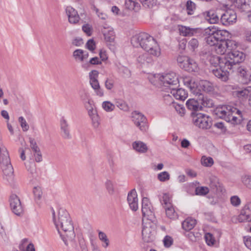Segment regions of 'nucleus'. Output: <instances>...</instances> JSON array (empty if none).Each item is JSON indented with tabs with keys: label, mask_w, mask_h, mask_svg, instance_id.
I'll return each instance as SVG.
<instances>
[{
	"label": "nucleus",
	"mask_w": 251,
	"mask_h": 251,
	"mask_svg": "<svg viewBox=\"0 0 251 251\" xmlns=\"http://www.w3.org/2000/svg\"><path fill=\"white\" fill-rule=\"evenodd\" d=\"M56 227L66 245L68 241H73L75 236L74 226L69 213L63 210L59 211L57 222L54 221Z\"/></svg>",
	"instance_id": "1"
},
{
	"label": "nucleus",
	"mask_w": 251,
	"mask_h": 251,
	"mask_svg": "<svg viewBox=\"0 0 251 251\" xmlns=\"http://www.w3.org/2000/svg\"><path fill=\"white\" fill-rule=\"evenodd\" d=\"M135 47H141L151 55L158 56L160 54V49L155 39L147 33H140L133 36L131 39Z\"/></svg>",
	"instance_id": "2"
},
{
	"label": "nucleus",
	"mask_w": 251,
	"mask_h": 251,
	"mask_svg": "<svg viewBox=\"0 0 251 251\" xmlns=\"http://www.w3.org/2000/svg\"><path fill=\"white\" fill-rule=\"evenodd\" d=\"M215 113L220 118L233 124H237L240 121L238 120V117L236 115L242 117L241 112L230 105H225L217 107L215 110Z\"/></svg>",
	"instance_id": "3"
},
{
	"label": "nucleus",
	"mask_w": 251,
	"mask_h": 251,
	"mask_svg": "<svg viewBox=\"0 0 251 251\" xmlns=\"http://www.w3.org/2000/svg\"><path fill=\"white\" fill-rule=\"evenodd\" d=\"M1 137L0 136V141ZM0 165L6 179L10 182L14 180V170L11 164L8 152L7 149L0 147Z\"/></svg>",
	"instance_id": "4"
},
{
	"label": "nucleus",
	"mask_w": 251,
	"mask_h": 251,
	"mask_svg": "<svg viewBox=\"0 0 251 251\" xmlns=\"http://www.w3.org/2000/svg\"><path fill=\"white\" fill-rule=\"evenodd\" d=\"M154 78L157 79L159 85L164 87L162 90L168 93L172 88L178 87L179 83L178 76L173 72L163 75L156 74L154 75Z\"/></svg>",
	"instance_id": "5"
},
{
	"label": "nucleus",
	"mask_w": 251,
	"mask_h": 251,
	"mask_svg": "<svg viewBox=\"0 0 251 251\" xmlns=\"http://www.w3.org/2000/svg\"><path fill=\"white\" fill-rule=\"evenodd\" d=\"M245 58V55L238 50H233L226 56V58L219 59L221 60V68H234L237 64L242 62ZM216 60H218V58H215Z\"/></svg>",
	"instance_id": "6"
},
{
	"label": "nucleus",
	"mask_w": 251,
	"mask_h": 251,
	"mask_svg": "<svg viewBox=\"0 0 251 251\" xmlns=\"http://www.w3.org/2000/svg\"><path fill=\"white\" fill-rule=\"evenodd\" d=\"M191 115L193 124L200 128L206 129L211 127L212 123L209 116L195 112H192Z\"/></svg>",
	"instance_id": "7"
},
{
	"label": "nucleus",
	"mask_w": 251,
	"mask_h": 251,
	"mask_svg": "<svg viewBox=\"0 0 251 251\" xmlns=\"http://www.w3.org/2000/svg\"><path fill=\"white\" fill-rule=\"evenodd\" d=\"M142 213L143 224H144L146 222H156L152 206L149 200L146 197H144L142 199Z\"/></svg>",
	"instance_id": "8"
},
{
	"label": "nucleus",
	"mask_w": 251,
	"mask_h": 251,
	"mask_svg": "<svg viewBox=\"0 0 251 251\" xmlns=\"http://www.w3.org/2000/svg\"><path fill=\"white\" fill-rule=\"evenodd\" d=\"M177 62L181 68L189 72H197L198 70L197 62L188 56H179L177 58Z\"/></svg>",
	"instance_id": "9"
},
{
	"label": "nucleus",
	"mask_w": 251,
	"mask_h": 251,
	"mask_svg": "<svg viewBox=\"0 0 251 251\" xmlns=\"http://www.w3.org/2000/svg\"><path fill=\"white\" fill-rule=\"evenodd\" d=\"M142 239L145 242L149 243L153 241L154 233L156 227L155 222H146L143 224Z\"/></svg>",
	"instance_id": "10"
},
{
	"label": "nucleus",
	"mask_w": 251,
	"mask_h": 251,
	"mask_svg": "<svg viewBox=\"0 0 251 251\" xmlns=\"http://www.w3.org/2000/svg\"><path fill=\"white\" fill-rule=\"evenodd\" d=\"M132 121L135 125L142 132H146L148 129L146 117L141 113L134 111L132 113Z\"/></svg>",
	"instance_id": "11"
},
{
	"label": "nucleus",
	"mask_w": 251,
	"mask_h": 251,
	"mask_svg": "<svg viewBox=\"0 0 251 251\" xmlns=\"http://www.w3.org/2000/svg\"><path fill=\"white\" fill-rule=\"evenodd\" d=\"M10 206L12 212L18 216L24 214V209L19 197L15 194H12L9 199Z\"/></svg>",
	"instance_id": "12"
},
{
	"label": "nucleus",
	"mask_w": 251,
	"mask_h": 251,
	"mask_svg": "<svg viewBox=\"0 0 251 251\" xmlns=\"http://www.w3.org/2000/svg\"><path fill=\"white\" fill-rule=\"evenodd\" d=\"M99 72L96 70H93L89 73L90 83L92 87L95 90L97 95L100 97L103 95V92L100 88L99 82L97 79Z\"/></svg>",
	"instance_id": "13"
},
{
	"label": "nucleus",
	"mask_w": 251,
	"mask_h": 251,
	"mask_svg": "<svg viewBox=\"0 0 251 251\" xmlns=\"http://www.w3.org/2000/svg\"><path fill=\"white\" fill-rule=\"evenodd\" d=\"M236 18V13L233 10H229L225 11L221 15L220 21L222 25L227 26L235 23Z\"/></svg>",
	"instance_id": "14"
},
{
	"label": "nucleus",
	"mask_w": 251,
	"mask_h": 251,
	"mask_svg": "<svg viewBox=\"0 0 251 251\" xmlns=\"http://www.w3.org/2000/svg\"><path fill=\"white\" fill-rule=\"evenodd\" d=\"M237 219L240 223L251 222V202L245 205L241 209Z\"/></svg>",
	"instance_id": "15"
},
{
	"label": "nucleus",
	"mask_w": 251,
	"mask_h": 251,
	"mask_svg": "<svg viewBox=\"0 0 251 251\" xmlns=\"http://www.w3.org/2000/svg\"><path fill=\"white\" fill-rule=\"evenodd\" d=\"M127 200L131 209L136 211L138 208V205L137 195L135 189L128 193Z\"/></svg>",
	"instance_id": "16"
},
{
	"label": "nucleus",
	"mask_w": 251,
	"mask_h": 251,
	"mask_svg": "<svg viewBox=\"0 0 251 251\" xmlns=\"http://www.w3.org/2000/svg\"><path fill=\"white\" fill-rule=\"evenodd\" d=\"M232 44V42L231 40L218 42L214 46L215 51L217 53L222 55L225 53L227 49L231 50Z\"/></svg>",
	"instance_id": "17"
},
{
	"label": "nucleus",
	"mask_w": 251,
	"mask_h": 251,
	"mask_svg": "<svg viewBox=\"0 0 251 251\" xmlns=\"http://www.w3.org/2000/svg\"><path fill=\"white\" fill-rule=\"evenodd\" d=\"M232 68H227L214 69L212 71L213 74L215 76L220 79L221 81L226 82L229 79V72L228 70H231Z\"/></svg>",
	"instance_id": "18"
},
{
	"label": "nucleus",
	"mask_w": 251,
	"mask_h": 251,
	"mask_svg": "<svg viewBox=\"0 0 251 251\" xmlns=\"http://www.w3.org/2000/svg\"><path fill=\"white\" fill-rule=\"evenodd\" d=\"M178 87L172 88L169 91L170 93L177 100L183 101L188 96L187 93L182 88H177Z\"/></svg>",
	"instance_id": "19"
},
{
	"label": "nucleus",
	"mask_w": 251,
	"mask_h": 251,
	"mask_svg": "<svg viewBox=\"0 0 251 251\" xmlns=\"http://www.w3.org/2000/svg\"><path fill=\"white\" fill-rule=\"evenodd\" d=\"M237 73L241 82L243 84H247L251 81V74L244 68L239 67Z\"/></svg>",
	"instance_id": "20"
},
{
	"label": "nucleus",
	"mask_w": 251,
	"mask_h": 251,
	"mask_svg": "<svg viewBox=\"0 0 251 251\" xmlns=\"http://www.w3.org/2000/svg\"><path fill=\"white\" fill-rule=\"evenodd\" d=\"M235 6L241 11L246 12L251 11V0H235Z\"/></svg>",
	"instance_id": "21"
},
{
	"label": "nucleus",
	"mask_w": 251,
	"mask_h": 251,
	"mask_svg": "<svg viewBox=\"0 0 251 251\" xmlns=\"http://www.w3.org/2000/svg\"><path fill=\"white\" fill-rule=\"evenodd\" d=\"M186 104L188 109L193 110V112H197V111L201 110V105H200L199 102V97L197 100L194 99H189L186 102Z\"/></svg>",
	"instance_id": "22"
},
{
	"label": "nucleus",
	"mask_w": 251,
	"mask_h": 251,
	"mask_svg": "<svg viewBox=\"0 0 251 251\" xmlns=\"http://www.w3.org/2000/svg\"><path fill=\"white\" fill-rule=\"evenodd\" d=\"M178 30L180 34L183 36H192L197 33L198 29L181 25Z\"/></svg>",
	"instance_id": "23"
},
{
	"label": "nucleus",
	"mask_w": 251,
	"mask_h": 251,
	"mask_svg": "<svg viewBox=\"0 0 251 251\" xmlns=\"http://www.w3.org/2000/svg\"><path fill=\"white\" fill-rule=\"evenodd\" d=\"M197 94L199 95V100L200 105L208 108L212 107L214 106V102L211 99L208 98L207 97L204 96V95L201 93H197Z\"/></svg>",
	"instance_id": "24"
},
{
	"label": "nucleus",
	"mask_w": 251,
	"mask_h": 251,
	"mask_svg": "<svg viewBox=\"0 0 251 251\" xmlns=\"http://www.w3.org/2000/svg\"><path fill=\"white\" fill-rule=\"evenodd\" d=\"M211 30L213 31V34L218 42L226 41L228 40L226 39L228 32L226 30H216L214 28H212Z\"/></svg>",
	"instance_id": "25"
},
{
	"label": "nucleus",
	"mask_w": 251,
	"mask_h": 251,
	"mask_svg": "<svg viewBox=\"0 0 251 251\" xmlns=\"http://www.w3.org/2000/svg\"><path fill=\"white\" fill-rule=\"evenodd\" d=\"M205 34L208 36L205 37V40L207 44L211 46H214L217 43V40L213 34V31L211 29L208 28L205 29Z\"/></svg>",
	"instance_id": "26"
},
{
	"label": "nucleus",
	"mask_w": 251,
	"mask_h": 251,
	"mask_svg": "<svg viewBox=\"0 0 251 251\" xmlns=\"http://www.w3.org/2000/svg\"><path fill=\"white\" fill-rule=\"evenodd\" d=\"M200 87L206 93L213 92L215 90L213 84L207 80H201L200 82Z\"/></svg>",
	"instance_id": "27"
},
{
	"label": "nucleus",
	"mask_w": 251,
	"mask_h": 251,
	"mask_svg": "<svg viewBox=\"0 0 251 251\" xmlns=\"http://www.w3.org/2000/svg\"><path fill=\"white\" fill-rule=\"evenodd\" d=\"M132 147L136 151L140 153H145L148 151L146 144L141 141H135L132 143Z\"/></svg>",
	"instance_id": "28"
},
{
	"label": "nucleus",
	"mask_w": 251,
	"mask_h": 251,
	"mask_svg": "<svg viewBox=\"0 0 251 251\" xmlns=\"http://www.w3.org/2000/svg\"><path fill=\"white\" fill-rule=\"evenodd\" d=\"M196 224V220L192 218H187L182 223V228L186 231L193 229Z\"/></svg>",
	"instance_id": "29"
},
{
	"label": "nucleus",
	"mask_w": 251,
	"mask_h": 251,
	"mask_svg": "<svg viewBox=\"0 0 251 251\" xmlns=\"http://www.w3.org/2000/svg\"><path fill=\"white\" fill-rule=\"evenodd\" d=\"M152 59L149 53H145L139 55L137 58V62L141 65H146L151 63Z\"/></svg>",
	"instance_id": "30"
},
{
	"label": "nucleus",
	"mask_w": 251,
	"mask_h": 251,
	"mask_svg": "<svg viewBox=\"0 0 251 251\" xmlns=\"http://www.w3.org/2000/svg\"><path fill=\"white\" fill-rule=\"evenodd\" d=\"M137 0H126L125 5L126 8L129 10H134L135 11H138L139 9L140 5Z\"/></svg>",
	"instance_id": "31"
},
{
	"label": "nucleus",
	"mask_w": 251,
	"mask_h": 251,
	"mask_svg": "<svg viewBox=\"0 0 251 251\" xmlns=\"http://www.w3.org/2000/svg\"><path fill=\"white\" fill-rule=\"evenodd\" d=\"M102 32L103 33L104 37V39L106 42H112L115 39V35L113 30L111 29H107L104 27L102 29Z\"/></svg>",
	"instance_id": "32"
},
{
	"label": "nucleus",
	"mask_w": 251,
	"mask_h": 251,
	"mask_svg": "<svg viewBox=\"0 0 251 251\" xmlns=\"http://www.w3.org/2000/svg\"><path fill=\"white\" fill-rule=\"evenodd\" d=\"M205 18L211 24L217 23L219 20L218 15L212 10L206 12Z\"/></svg>",
	"instance_id": "33"
},
{
	"label": "nucleus",
	"mask_w": 251,
	"mask_h": 251,
	"mask_svg": "<svg viewBox=\"0 0 251 251\" xmlns=\"http://www.w3.org/2000/svg\"><path fill=\"white\" fill-rule=\"evenodd\" d=\"M60 126L61 129L63 131L65 138H69L70 133L68 129V124L67 121L63 118L60 121Z\"/></svg>",
	"instance_id": "34"
},
{
	"label": "nucleus",
	"mask_w": 251,
	"mask_h": 251,
	"mask_svg": "<svg viewBox=\"0 0 251 251\" xmlns=\"http://www.w3.org/2000/svg\"><path fill=\"white\" fill-rule=\"evenodd\" d=\"M165 209L166 210V215L168 218L171 219H174L176 217L177 214L175 212L173 205L165 207Z\"/></svg>",
	"instance_id": "35"
},
{
	"label": "nucleus",
	"mask_w": 251,
	"mask_h": 251,
	"mask_svg": "<svg viewBox=\"0 0 251 251\" xmlns=\"http://www.w3.org/2000/svg\"><path fill=\"white\" fill-rule=\"evenodd\" d=\"M160 201L162 204H164V208L172 205L171 202V198L169 194L167 193L163 194L162 198Z\"/></svg>",
	"instance_id": "36"
},
{
	"label": "nucleus",
	"mask_w": 251,
	"mask_h": 251,
	"mask_svg": "<svg viewBox=\"0 0 251 251\" xmlns=\"http://www.w3.org/2000/svg\"><path fill=\"white\" fill-rule=\"evenodd\" d=\"M93 101H88L85 104V108L88 110L89 116H91L97 113L96 110L94 109V105Z\"/></svg>",
	"instance_id": "37"
},
{
	"label": "nucleus",
	"mask_w": 251,
	"mask_h": 251,
	"mask_svg": "<svg viewBox=\"0 0 251 251\" xmlns=\"http://www.w3.org/2000/svg\"><path fill=\"white\" fill-rule=\"evenodd\" d=\"M199 41L196 38L191 39L188 42V48L192 51H195L199 47Z\"/></svg>",
	"instance_id": "38"
},
{
	"label": "nucleus",
	"mask_w": 251,
	"mask_h": 251,
	"mask_svg": "<svg viewBox=\"0 0 251 251\" xmlns=\"http://www.w3.org/2000/svg\"><path fill=\"white\" fill-rule=\"evenodd\" d=\"M106 189L110 195H113L115 193V188L113 182L110 180H107L105 183Z\"/></svg>",
	"instance_id": "39"
},
{
	"label": "nucleus",
	"mask_w": 251,
	"mask_h": 251,
	"mask_svg": "<svg viewBox=\"0 0 251 251\" xmlns=\"http://www.w3.org/2000/svg\"><path fill=\"white\" fill-rule=\"evenodd\" d=\"M201 162L202 165L205 167H211L214 163V161L212 157H206L205 156H203L201 157Z\"/></svg>",
	"instance_id": "40"
},
{
	"label": "nucleus",
	"mask_w": 251,
	"mask_h": 251,
	"mask_svg": "<svg viewBox=\"0 0 251 251\" xmlns=\"http://www.w3.org/2000/svg\"><path fill=\"white\" fill-rule=\"evenodd\" d=\"M99 238L100 240L104 243V245H103V247L106 248L109 246V241L105 233L102 231H100L99 232Z\"/></svg>",
	"instance_id": "41"
},
{
	"label": "nucleus",
	"mask_w": 251,
	"mask_h": 251,
	"mask_svg": "<svg viewBox=\"0 0 251 251\" xmlns=\"http://www.w3.org/2000/svg\"><path fill=\"white\" fill-rule=\"evenodd\" d=\"M33 193L35 197V200L37 202L41 199L42 196V191L41 188L38 186L34 187Z\"/></svg>",
	"instance_id": "42"
},
{
	"label": "nucleus",
	"mask_w": 251,
	"mask_h": 251,
	"mask_svg": "<svg viewBox=\"0 0 251 251\" xmlns=\"http://www.w3.org/2000/svg\"><path fill=\"white\" fill-rule=\"evenodd\" d=\"M251 87H247L244 89L238 90L236 92V95L238 97H244L248 96L250 92Z\"/></svg>",
	"instance_id": "43"
},
{
	"label": "nucleus",
	"mask_w": 251,
	"mask_h": 251,
	"mask_svg": "<svg viewBox=\"0 0 251 251\" xmlns=\"http://www.w3.org/2000/svg\"><path fill=\"white\" fill-rule=\"evenodd\" d=\"M195 192L198 195H205L209 192V189L207 187H198L196 188Z\"/></svg>",
	"instance_id": "44"
},
{
	"label": "nucleus",
	"mask_w": 251,
	"mask_h": 251,
	"mask_svg": "<svg viewBox=\"0 0 251 251\" xmlns=\"http://www.w3.org/2000/svg\"><path fill=\"white\" fill-rule=\"evenodd\" d=\"M145 7L151 8L156 4V0H138Z\"/></svg>",
	"instance_id": "45"
},
{
	"label": "nucleus",
	"mask_w": 251,
	"mask_h": 251,
	"mask_svg": "<svg viewBox=\"0 0 251 251\" xmlns=\"http://www.w3.org/2000/svg\"><path fill=\"white\" fill-rule=\"evenodd\" d=\"M218 58V59H221L222 58H226V56H213L212 57H211L210 59V61L211 62V63L212 64H213L214 66H217V65H219V67H220L221 68V60H220V59H218V60H216V58ZM223 69H224V68H223ZM226 68H225V69H226Z\"/></svg>",
	"instance_id": "46"
},
{
	"label": "nucleus",
	"mask_w": 251,
	"mask_h": 251,
	"mask_svg": "<svg viewBox=\"0 0 251 251\" xmlns=\"http://www.w3.org/2000/svg\"><path fill=\"white\" fill-rule=\"evenodd\" d=\"M218 185L219 183L216 177H212L210 178L209 186L214 191L217 190Z\"/></svg>",
	"instance_id": "47"
},
{
	"label": "nucleus",
	"mask_w": 251,
	"mask_h": 251,
	"mask_svg": "<svg viewBox=\"0 0 251 251\" xmlns=\"http://www.w3.org/2000/svg\"><path fill=\"white\" fill-rule=\"evenodd\" d=\"M83 50L81 49L75 50L73 52V56L76 60H79L82 62V56Z\"/></svg>",
	"instance_id": "48"
},
{
	"label": "nucleus",
	"mask_w": 251,
	"mask_h": 251,
	"mask_svg": "<svg viewBox=\"0 0 251 251\" xmlns=\"http://www.w3.org/2000/svg\"><path fill=\"white\" fill-rule=\"evenodd\" d=\"M66 11L68 18L71 17L79 16L77 13V12L71 6L67 7Z\"/></svg>",
	"instance_id": "49"
},
{
	"label": "nucleus",
	"mask_w": 251,
	"mask_h": 251,
	"mask_svg": "<svg viewBox=\"0 0 251 251\" xmlns=\"http://www.w3.org/2000/svg\"><path fill=\"white\" fill-rule=\"evenodd\" d=\"M187 10L188 14L192 15L193 14V11L195 9V4L191 0H188L186 3Z\"/></svg>",
	"instance_id": "50"
},
{
	"label": "nucleus",
	"mask_w": 251,
	"mask_h": 251,
	"mask_svg": "<svg viewBox=\"0 0 251 251\" xmlns=\"http://www.w3.org/2000/svg\"><path fill=\"white\" fill-rule=\"evenodd\" d=\"M19 122L24 131H27L29 129V126L27 124L26 121L23 117H20L18 119Z\"/></svg>",
	"instance_id": "51"
},
{
	"label": "nucleus",
	"mask_w": 251,
	"mask_h": 251,
	"mask_svg": "<svg viewBox=\"0 0 251 251\" xmlns=\"http://www.w3.org/2000/svg\"><path fill=\"white\" fill-rule=\"evenodd\" d=\"M242 181L244 185L251 189V176H243Z\"/></svg>",
	"instance_id": "52"
},
{
	"label": "nucleus",
	"mask_w": 251,
	"mask_h": 251,
	"mask_svg": "<svg viewBox=\"0 0 251 251\" xmlns=\"http://www.w3.org/2000/svg\"><path fill=\"white\" fill-rule=\"evenodd\" d=\"M158 179L161 181H165L170 178V175L167 172H162L158 175Z\"/></svg>",
	"instance_id": "53"
},
{
	"label": "nucleus",
	"mask_w": 251,
	"mask_h": 251,
	"mask_svg": "<svg viewBox=\"0 0 251 251\" xmlns=\"http://www.w3.org/2000/svg\"><path fill=\"white\" fill-rule=\"evenodd\" d=\"M91 118L92 125L95 128L98 127L100 123H99V117L97 113H95V114L90 116Z\"/></svg>",
	"instance_id": "54"
},
{
	"label": "nucleus",
	"mask_w": 251,
	"mask_h": 251,
	"mask_svg": "<svg viewBox=\"0 0 251 251\" xmlns=\"http://www.w3.org/2000/svg\"><path fill=\"white\" fill-rule=\"evenodd\" d=\"M102 107L106 111H111L114 109L115 106L109 101H104L102 103Z\"/></svg>",
	"instance_id": "55"
},
{
	"label": "nucleus",
	"mask_w": 251,
	"mask_h": 251,
	"mask_svg": "<svg viewBox=\"0 0 251 251\" xmlns=\"http://www.w3.org/2000/svg\"><path fill=\"white\" fill-rule=\"evenodd\" d=\"M173 106L175 107L176 110L181 116H183L184 115L185 109L181 104L174 103L173 104Z\"/></svg>",
	"instance_id": "56"
},
{
	"label": "nucleus",
	"mask_w": 251,
	"mask_h": 251,
	"mask_svg": "<svg viewBox=\"0 0 251 251\" xmlns=\"http://www.w3.org/2000/svg\"><path fill=\"white\" fill-rule=\"evenodd\" d=\"M116 104L117 106L120 109L125 111L128 110V106L125 102L120 100L117 101Z\"/></svg>",
	"instance_id": "57"
},
{
	"label": "nucleus",
	"mask_w": 251,
	"mask_h": 251,
	"mask_svg": "<svg viewBox=\"0 0 251 251\" xmlns=\"http://www.w3.org/2000/svg\"><path fill=\"white\" fill-rule=\"evenodd\" d=\"M205 239L207 245H213L214 244L215 240L211 233H207L205 234Z\"/></svg>",
	"instance_id": "58"
},
{
	"label": "nucleus",
	"mask_w": 251,
	"mask_h": 251,
	"mask_svg": "<svg viewBox=\"0 0 251 251\" xmlns=\"http://www.w3.org/2000/svg\"><path fill=\"white\" fill-rule=\"evenodd\" d=\"M230 202L232 205L234 206H238L241 203V200L238 196H234L231 197Z\"/></svg>",
	"instance_id": "59"
},
{
	"label": "nucleus",
	"mask_w": 251,
	"mask_h": 251,
	"mask_svg": "<svg viewBox=\"0 0 251 251\" xmlns=\"http://www.w3.org/2000/svg\"><path fill=\"white\" fill-rule=\"evenodd\" d=\"M86 47L89 50L93 51L96 48L94 41L92 39L89 40L86 44Z\"/></svg>",
	"instance_id": "60"
},
{
	"label": "nucleus",
	"mask_w": 251,
	"mask_h": 251,
	"mask_svg": "<svg viewBox=\"0 0 251 251\" xmlns=\"http://www.w3.org/2000/svg\"><path fill=\"white\" fill-rule=\"evenodd\" d=\"M173 242L172 238L169 236H165L163 240L164 245L167 248L170 247L172 245Z\"/></svg>",
	"instance_id": "61"
},
{
	"label": "nucleus",
	"mask_w": 251,
	"mask_h": 251,
	"mask_svg": "<svg viewBox=\"0 0 251 251\" xmlns=\"http://www.w3.org/2000/svg\"><path fill=\"white\" fill-rule=\"evenodd\" d=\"M119 71L125 75V76L129 77L130 75V71L126 67L122 66L120 67Z\"/></svg>",
	"instance_id": "62"
},
{
	"label": "nucleus",
	"mask_w": 251,
	"mask_h": 251,
	"mask_svg": "<svg viewBox=\"0 0 251 251\" xmlns=\"http://www.w3.org/2000/svg\"><path fill=\"white\" fill-rule=\"evenodd\" d=\"M30 144L31 148L35 152H38L39 151L40 149L34 139H31L30 140Z\"/></svg>",
	"instance_id": "63"
},
{
	"label": "nucleus",
	"mask_w": 251,
	"mask_h": 251,
	"mask_svg": "<svg viewBox=\"0 0 251 251\" xmlns=\"http://www.w3.org/2000/svg\"><path fill=\"white\" fill-rule=\"evenodd\" d=\"M244 242L245 246L249 249L251 250V237L245 236L244 238Z\"/></svg>",
	"instance_id": "64"
}]
</instances>
